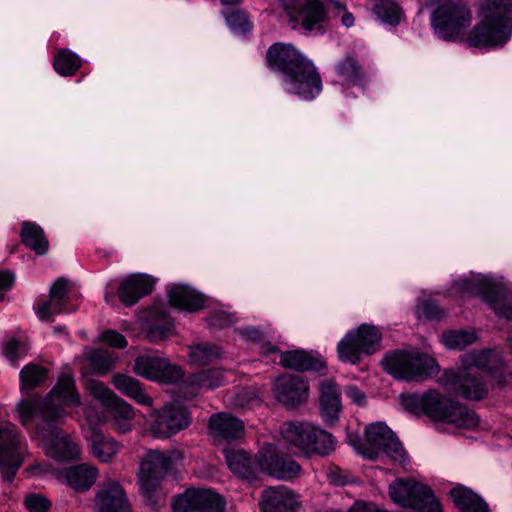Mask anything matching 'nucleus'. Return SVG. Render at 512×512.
Returning a JSON list of instances; mask_svg holds the SVG:
<instances>
[{
	"mask_svg": "<svg viewBox=\"0 0 512 512\" xmlns=\"http://www.w3.org/2000/svg\"><path fill=\"white\" fill-rule=\"evenodd\" d=\"M79 404L80 397L75 382L71 375L64 373L45 401L39 398L22 400L17 405V411L23 425H27L38 415L42 417V423L36 427V436L40 439L38 445L42 448H74L68 434L58 428L55 421L61 416L64 406Z\"/></svg>",
	"mask_w": 512,
	"mask_h": 512,
	"instance_id": "1",
	"label": "nucleus"
},
{
	"mask_svg": "<svg viewBox=\"0 0 512 512\" xmlns=\"http://www.w3.org/2000/svg\"><path fill=\"white\" fill-rule=\"evenodd\" d=\"M270 69L282 74L286 92L312 100L322 91V79L312 61L290 44L275 43L266 52Z\"/></svg>",
	"mask_w": 512,
	"mask_h": 512,
	"instance_id": "2",
	"label": "nucleus"
},
{
	"mask_svg": "<svg viewBox=\"0 0 512 512\" xmlns=\"http://www.w3.org/2000/svg\"><path fill=\"white\" fill-rule=\"evenodd\" d=\"M400 400L408 412L417 416H427L435 423L468 430L478 427L480 423V418L475 411L437 390L430 389L424 393L402 394Z\"/></svg>",
	"mask_w": 512,
	"mask_h": 512,
	"instance_id": "3",
	"label": "nucleus"
},
{
	"mask_svg": "<svg viewBox=\"0 0 512 512\" xmlns=\"http://www.w3.org/2000/svg\"><path fill=\"white\" fill-rule=\"evenodd\" d=\"M482 21L467 36L472 47H492L504 44L512 33V3L510 0H482Z\"/></svg>",
	"mask_w": 512,
	"mask_h": 512,
	"instance_id": "4",
	"label": "nucleus"
},
{
	"mask_svg": "<svg viewBox=\"0 0 512 512\" xmlns=\"http://www.w3.org/2000/svg\"><path fill=\"white\" fill-rule=\"evenodd\" d=\"M183 459L181 450H150L140 461L137 481L146 503L152 507L159 505L158 491L166 476L175 472Z\"/></svg>",
	"mask_w": 512,
	"mask_h": 512,
	"instance_id": "5",
	"label": "nucleus"
},
{
	"mask_svg": "<svg viewBox=\"0 0 512 512\" xmlns=\"http://www.w3.org/2000/svg\"><path fill=\"white\" fill-rule=\"evenodd\" d=\"M472 12L460 1L440 3L431 15V26L435 34L448 42L466 41L467 30L472 23Z\"/></svg>",
	"mask_w": 512,
	"mask_h": 512,
	"instance_id": "6",
	"label": "nucleus"
},
{
	"mask_svg": "<svg viewBox=\"0 0 512 512\" xmlns=\"http://www.w3.org/2000/svg\"><path fill=\"white\" fill-rule=\"evenodd\" d=\"M386 370L399 380H420L436 376L440 370L436 360L425 353L395 351L384 359Z\"/></svg>",
	"mask_w": 512,
	"mask_h": 512,
	"instance_id": "7",
	"label": "nucleus"
},
{
	"mask_svg": "<svg viewBox=\"0 0 512 512\" xmlns=\"http://www.w3.org/2000/svg\"><path fill=\"white\" fill-rule=\"evenodd\" d=\"M391 499L402 507L418 512H443L431 488L413 479H397L389 486Z\"/></svg>",
	"mask_w": 512,
	"mask_h": 512,
	"instance_id": "8",
	"label": "nucleus"
},
{
	"mask_svg": "<svg viewBox=\"0 0 512 512\" xmlns=\"http://www.w3.org/2000/svg\"><path fill=\"white\" fill-rule=\"evenodd\" d=\"M382 333L373 325L362 324L349 331L338 343V357L342 362L357 364L362 354H373L381 348Z\"/></svg>",
	"mask_w": 512,
	"mask_h": 512,
	"instance_id": "9",
	"label": "nucleus"
},
{
	"mask_svg": "<svg viewBox=\"0 0 512 512\" xmlns=\"http://www.w3.org/2000/svg\"><path fill=\"white\" fill-rule=\"evenodd\" d=\"M280 435L286 444L295 448H333L337 444L330 432L309 422H284Z\"/></svg>",
	"mask_w": 512,
	"mask_h": 512,
	"instance_id": "10",
	"label": "nucleus"
},
{
	"mask_svg": "<svg viewBox=\"0 0 512 512\" xmlns=\"http://www.w3.org/2000/svg\"><path fill=\"white\" fill-rule=\"evenodd\" d=\"M439 383L449 392L468 400H481L488 393L484 376L475 368H465L461 372L445 371Z\"/></svg>",
	"mask_w": 512,
	"mask_h": 512,
	"instance_id": "11",
	"label": "nucleus"
},
{
	"mask_svg": "<svg viewBox=\"0 0 512 512\" xmlns=\"http://www.w3.org/2000/svg\"><path fill=\"white\" fill-rule=\"evenodd\" d=\"M133 371L145 379L166 384L177 383L183 377V371L179 366L169 363L156 352L137 356Z\"/></svg>",
	"mask_w": 512,
	"mask_h": 512,
	"instance_id": "12",
	"label": "nucleus"
},
{
	"mask_svg": "<svg viewBox=\"0 0 512 512\" xmlns=\"http://www.w3.org/2000/svg\"><path fill=\"white\" fill-rule=\"evenodd\" d=\"M150 426L151 435L158 439H167L188 428L191 415L187 408L178 404L165 405L153 414Z\"/></svg>",
	"mask_w": 512,
	"mask_h": 512,
	"instance_id": "13",
	"label": "nucleus"
},
{
	"mask_svg": "<svg viewBox=\"0 0 512 512\" xmlns=\"http://www.w3.org/2000/svg\"><path fill=\"white\" fill-rule=\"evenodd\" d=\"M457 286L462 292L481 294L483 300L490 305L497 316L512 321V299L504 296L499 290L488 287L474 278L462 279Z\"/></svg>",
	"mask_w": 512,
	"mask_h": 512,
	"instance_id": "14",
	"label": "nucleus"
},
{
	"mask_svg": "<svg viewBox=\"0 0 512 512\" xmlns=\"http://www.w3.org/2000/svg\"><path fill=\"white\" fill-rule=\"evenodd\" d=\"M274 395L283 406L295 408L307 402L309 397L308 383L298 375H283L274 383Z\"/></svg>",
	"mask_w": 512,
	"mask_h": 512,
	"instance_id": "15",
	"label": "nucleus"
},
{
	"mask_svg": "<svg viewBox=\"0 0 512 512\" xmlns=\"http://www.w3.org/2000/svg\"><path fill=\"white\" fill-rule=\"evenodd\" d=\"M86 387L90 394L102 403L116 421L127 422L134 418L135 413L132 406L118 397L102 382L89 380L86 383Z\"/></svg>",
	"mask_w": 512,
	"mask_h": 512,
	"instance_id": "16",
	"label": "nucleus"
},
{
	"mask_svg": "<svg viewBox=\"0 0 512 512\" xmlns=\"http://www.w3.org/2000/svg\"><path fill=\"white\" fill-rule=\"evenodd\" d=\"M319 411L323 422L332 427L340 419L342 412L341 391L332 379L319 382Z\"/></svg>",
	"mask_w": 512,
	"mask_h": 512,
	"instance_id": "17",
	"label": "nucleus"
},
{
	"mask_svg": "<svg viewBox=\"0 0 512 512\" xmlns=\"http://www.w3.org/2000/svg\"><path fill=\"white\" fill-rule=\"evenodd\" d=\"M69 286L64 277L58 278L49 290V300L39 302L34 311L41 321L53 322L54 316L66 312Z\"/></svg>",
	"mask_w": 512,
	"mask_h": 512,
	"instance_id": "18",
	"label": "nucleus"
},
{
	"mask_svg": "<svg viewBox=\"0 0 512 512\" xmlns=\"http://www.w3.org/2000/svg\"><path fill=\"white\" fill-rule=\"evenodd\" d=\"M154 284V278L147 274H130L121 280L117 288L118 298L126 307L133 306L152 292Z\"/></svg>",
	"mask_w": 512,
	"mask_h": 512,
	"instance_id": "19",
	"label": "nucleus"
},
{
	"mask_svg": "<svg viewBox=\"0 0 512 512\" xmlns=\"http://www.w3.org/2000/svg\"><path fill=\"white\" fill-rule=\"evenodd\" d=\"M98 512H130V504L123 487L114 480L102 484L95 497Z\"/></svg>",
	"mask_w": 512,
	"mask_h": 512,
	"instance_id": "20",
	"label": "nucleus"
},
{
	"mask_svg": "<svg viewBox=\"0 0 512 512\" xmlns=\"http://www.w3.org/2000/svg\"><path fill=\"white\" fill-rule=\"evenodd\" d=\"M289 16L291 21L300 22L305 30H313L324 21L325 10L320 0H293Z\"/></svg>",
	"mask_w": 512,
	"mask_h": 512,
	"instance_id": "21",
	"label": "nucleus"
},
{
	"mask_svg": "<svg viewBox=\"0 0 512 512\" xmlns=\"http://www.w3.org/2000/svg\"><path fill=\"white\" fill-rule=\"evenodd\" d=\"M230 471L244 479L254 478L262 471V450L252 456L247 450H224Z\"/></svg>",
	"mask_w": 512,
	"mask_h": 512,
	"instance_id": "22",
	"label": "nucleus"
},
{
	"mask_svg": "<svg viewBox=\"0 0 512 512\" xmlns=\"http://www.w3.org/2000/svg\"><path fill=\"white\" fill-rule=\"evenodd\" d=\"M209 432L213 437L229 443L241 440L245 435L243 421L226 412L214 413L209 418Z\"/></svg>",
	"mask_w": 512,
	"mask_h": 512,
	"instance_id": "23",
	"label": "nucleus"
},
{
	"mask_svg": "<svg viewBox=\"0 0 512 512\" xmlns=\"http://www.w3.org/2000/svg\"><path fill=\"white\" fill-rule=\"evenodd\" d=\"M224 383V374L221 369H207L194 373L180 384V394L185 400L198 395L200 389H214Z\"/></svg>",
	"mask_w": 512,
	"mask_h": 512,
	"instance_id": "24",
	"label": "nucleus"
},
{
	"mask_svg": "<svg viewBox=\"0 0 512 512\" xmlns=\"http://www.w3.org/2000/svg\"><path fill=\"white\" fill-rule=\"evenodd\" d=\"M262 471L278 479L289 480L300 472V465L279 450H262Z\"/></svg>",
	"mask_w": 512,
	"mask_h": 512,
	"instance_id": "25",
	"label": "nucleus"
},
{
	"mask_svg": "<svg viewBox=\"0 0 512 512\" xmlns=\"http://www.w3.org/2000/svg\"><path fill=\"white\" fill-rule=\"evenodd\" d=\"M297 506L294 493L287 487H270L261 494L262 512H296Z\"/></svg>",
	"mask_w": 512,
	"mask_h": 512,
	"instance_id": "26",
	"label": "nucleus"
},
{
	"mask_svg": "<svg viewBox=\"0 0 512 512\" xmlns=\"http://www.w3.org/2000/svg\"><path fill=\"white\" fill-rule=\"evenodd\" d=\"M335 72L344 86L364 87L368 83L364 67L353 54H346L341 58L335 65Z\"/></svg>",
	"mask_w": 512,
	"mask_h": 512,
	"instance_id": "27",
	"label": "nucleus"
},
{
	"mask_svg": "<svg viewBox=\"0 0 512 512\" xmlns=\"http://www.w3.org/2000/svg\"><path fill=\"white\" fill-rule=\"evenodd\" d=\"M280 364L284 368L297 371L320 372L326 368V364L322 359L304 350L282 352Z\"/></svg>",
	"mask_w": 512,
	"mask_h": 512,
	"instance_id": "28",
	"label": "nucleus"
},
{
	"mask_svg": "<svg viewBox=\"0 0 512 512\" xmlns=\"http://www.w3.org/2000/svg\"><path fill=\"white\" fill-rule=\"evenodd\" d=\"M168 297L172 306L188 312H196L204 307L203 296L186 285L172 286Z\"/></svg>",
	"mask_w": 512,
	"mask_h": 512,
	"instance_id": "29",
	"label": "nucleus"
},
{
	"mask_svg": "<svg viewBox=\"0 0 512 512\" xmlns=\"http://www.w3.org/2000/svg\"><path fill=\"white\" fill-rule=\"evenodd\" d=\"M66 483L78 492L89 490L95 483L98 470L88 464L73 465L63 471Z\"/></svg>",
	"mask_w": 512,
	"mask_h": 512,
	"instance_id": "30",
	"label": "nucleus"
},
{
	"mask_svg": "<svg viewBox=\"0 0 512 512\" xmlns=\"http://www.w3.org/2000/svg\"><path fill=\"white\" fill-rule=\"evenodd\" d=\"M364 435L371 448H400L402 446L397 435L383 422L367 425Z\"/></svg>",
	"mask_w": 512,
	"mask_h": 512,
	"instance_id": "31",
	"label": "nucleus"
},
{
	"mask_svg": "<svg viewBox=\"0 0 512 512\" xmlns=\"http://www.w3.org/2000/svg\"><path fill=\"white\" fill-rule=\"evenodd\" d=\"M112 382L116 389L138 404L152 406L153 399L145 392L142 384L137 379L124 374H116L113 376Z\"/></svg>",
	"mask_w": 512,
	"mask_h": 512,
	"instance_id": "32",
	"label": "nucleus"
},
{
	"mask_svg": "<svg viewBox=\"0 0 512 512\" xmlns=\"http://www.w3.org/2000/svg\"><path fill=\"white\" fill-rule=\"evenodd\" d=\"M450 496L461 512H489L488 504L465 486L454 487L450 491Z\"/></svg>",
	"mask_w": 512,
	"mask_h": 512,
	"instance_id": "33",
	"label": "nucleus"
},
{
	"mask_svg": "<svg viewBox=\"0 0 512 512\" xmlns=\"http://www.w3.org/2000/svg\"><path fill=\"white\" fill-rule=\"evenodd\" d=\"M173 333V322L162 309H155L149 313L147 337L150 342L158 343Z\"/></svg>",
	"mask_w": 512,
	"mask_h": 512,
	"instance_id": "34",
	"label": "nucleus"
},
{
	"mask_svg": "<svg viewBox=\"0 0 512 512\" xmlns=\"http://www.w3.org/2000/svg\"><path fill=\"white\" fill-rule=\"evenodd\" d=\"M20 236L22 242L36 254L44 255L48 251L49 242L45 237L43 229L39 225L24 222Z\"/></svg>",
	"mask_w": 512,
	"mask_h": 512,
	"instance_id": "35",
	"label": "nucleus"
},
{
	"mask_svg": "<svg viewBox=\"0 0 512 512\" xmlns=\"http://www.w3.org/2000/svg\"><path fill=\"white\" fill-rule=\"evenodd\" d=\"M47 378L46 368L30 363L20 371L21 390L25 393L30 392L36 387L41 386Z\"/></svg>",
	"mask_w": 512,
	"mask_h": 512,
	"instance_id": "36",
	"label": "nucleus"
},
{
	"mask_svg": "<svg viewBox=\"0 0 512 512\" xmlns=\"http://www.w3.org/2000/svg\"><path fill=\"white\" fill-rule=\"evenodd\" d=\"M221 355V349L217 345L201 343L190 347L189 360L196 366H205L218 359Z\"/></svg>",
	"mask_w": 512,
	"mask_h": 512,
	"instance_id": "37",
	"label": "nucleus"
},
{
	"mask_svg": "<svg viewBox=\"0 0 512 512\" xmlns=\"http://www.w3.org/2000/svg\"><path fill=\"white\" fill-rule=\"evenodd\" d=\"M55 71L62 76H71L81 67L77 54L68 49L60 50L53 61Z\"/></svg>",
	"mask_w": 512,
	"mask_h": 512,
	"instance_id": "38",
	"label": "nucleus"
},
{
	"mask_svg": "<svg viewBox=\"0 0 512 512\" xmlns=\"http://www.w3.org/2000/svg\"><path fill=\"white\" fill-rule=\"evenodd\" d=\"M23 462L19 450H0V469L6 481H12Z\"/></svg>",
	"mask_w": 512,
	"mask_h": 512,
	"instance_id": "39",
	"label": "nucleus"
},
{
	"mask_svg": "<svg viewBox=\"0 0 512 512\" xmlns=\"http://www.w3.org/2000/svg\"><path fill=\"white\" fill-rule=\"evenodd\" d=\"M374 13L383 23L395 26L400 22L401 9L394 0H378Z\"/></svg>",
	"mask_w": 512,
	"mask_h": 512,
	"instance_id": "40",
	"label": "nucleus"
},
{
	"mask_svg": "<svg viewBox=\"0 0 512 512\" xmlns=\"http://www.w3.org/2000/svg\"><path fill=\"white\" fill-rule=\"evenodd\" d=\"M225 500L211 489H199L198 511L200 512H224Z\"/></svg>",
	"mask_w": 512,
	"mask_h": 512,
	"instance_id": "41",
	"label": "nucleus"
},
{
	"mask_svg": "<svg viewBox=\"0 0 512 512\" xmlns=\"http://www.w3.org/2000/svg\"><path fill=\"white\" fill-rule=\"evenodd\" d=\"M442 343L450 349L462 350L476 341L473 331L452 330L442 334Z\"/></svg>",
	"mask_w": 512,
	"mask_h": 512,
	"instance_id": "42",
	"label": "nucleus"
},
{
	"mask_svg": "<svg viewBox=\"0 0 512 512\" xmlns=\"http://www.w3.org/2000/svg\"><path fill=\"white\" fill-rule=\"evenodd\" d=\"M22 440L23 437L14 424L0 423V448H18L22 446Z\"/></svg>",
	"mask_w": 512,
	"mask_h": 512,
	"instance_id": "43",
	"label": "nucleus"
},
{
	"mask_svg": "<svg viewBox=\"0 0 512 512\" xmlns=\"http://www.w3.org/2000/svg\"><path fill=\"white\" fill-rule=\"evenodd\" d=\"M224 17L227 25L235 33L246 34L252 28L247 15L242 11L231 9L224 13Z\"/></svg>",
	"mask_w": 512,
	"mask_h": 512,
	"instance_id": "44",
	"label": "nucleus"
},
{
	"mask_svg": "<svg viewBox=\"0 0 512 512\" xmlns=\"http://www.w3.org/2000/svg\"><path fill=\"white\" fill-rule=\"evenodd\" d=\"M88 359L93 369L101 374L110 371L114 365V359L107 349H94L89 353Z\"/></svg>",
	"mask_w": 512,
	"mask_h": 512,
	"instance_id": "45",
	"label": "nucleus"
},
{
	"mask_svg": "<svg viewBox=\"0 0 512 512\" xmlns=\"http://www.w3.org/2000/svg\"><path fill=\"white\" fill-rule=\"evenodd\" d=\"M199 489H188L173 501V512H193L198 510Z\"/></svg>",
	"mask_w": 512,
	"mask_h": 512,
	"instance_id": "46",
	"label": "nucleus"
},
{
	"mask_svg": "<svg viewBox=\"0 0 512 512\" xmlns=\"http://www.w3.org/2000/svg\"><path fill=\"white\" fill-rule=\"evenodd\" d=\"M490 352L479 351L471 353L465 360L466 368H475L480 373L489 369Z\"/></svg>",
	"mask_w": 512,
	"mask_h": 512,
	"instance_id": "47",
	"label": "nucleus"
},
{
	"mask_svg": "<svg viewBox=\"0 0 512 512\" xmlns=\"http://www.w3.org/2000/svg\"><path fill=\"white\" fill-rule=\"evenodd\" d=\"M25 506L29 512H48L51 503L44 496L32 494L25 498Z\"/></svg>",
	"mask_w": 512,
	"mask_h": 512,
	"instance_id": "48",
	"label": "nucleus"
},
{
	"mask_svg": "<svg viewBox=\"0 0 512 512\" xmlns=\"http://www.w3.org/2000/svg\"><path fill=\"white\" fill-rule=\"evenodd\" d=\"M47 456L59 463H71L80 458V450H47Z\"/></svg>",
	"mask_w": 512,
	"mask_h": 512,
	"instance_id": "49",
	"label": "nucleus"
},
{
	"mask_svg": "<svg viewBox=\"0 0 512 512\" xmlns=\"http://www.w3.org/2000/svg\"><path fill=\"white\" fill-rule=\"evenodd\" d=\"M101 340L115 348L123 349L127 346L125 337L117 331L107 330L101 335Z\"/></svg>",
	"mask_w": 512,
	"mask_h": 512,
	"instance_id": "50",
	"label": "nucleus"
},
{
	"mask_svg": "<svg viewBox=\"0 0 512 512\" xmlns=\"http://www.w3.org/2000/svg\"><path fill=\"white\" fill-rule=\"evenodd\" d=\"M421 313L429 320H438L442 317L439 306L432 301H424L420 306Z\"/></svg>",
	"mask_w": 512,
	"mask_h": 512,
	"instance_id": "51",
	"label": "nucleus"
},
{
	"mask_svg": "<svg viewBox=\"0 0 512 512\" xmlns=\"http://www.w3.org/2000/svg\"><path fill=\"white\" fill-rule=\"evenodd\" d=\"M21 348V343L17 339H10L7 342L4 343L3 350L4 354L7 357V359L12 362L16 363L17 359L19 357L18 353Z\"/></svg>",
	"mask_w": 512,
	"mask_h": 512,
	"instance_id": "52",
	"label": "nucleus"
},
{
	"mask_svg": "<svg viewBox=\"0 0 512 512\" xmlns=\"http://www.w3.org/2000/svg\"><path fill=\"white\" fill-rule=\"evenodd\" d=\"M90 438H91V448H93V449L104 448L106 446H108V448H114V446H115L114 442H110V440L107 439L105 437V435L97 429L91 430Z\"/></svg>",
	"mask_w": 512,
	"mask_h": 512,
	"instance_id": "53",
	"label": "nucleus"
},
{
	"mask_svg": "<svg viewBox=\"0 0 512 512\" xmlns=\"http://www.w3.org/2000/svg\"><path fill=\"white\" fill-rule=\"evenodd\" d=\"M346 396L351 399L354 404L362 406L366 403L365 394L355 385H349L345 389Z\"/></svg>",
	"mask_w": 512,
	"mask_h": 512,
	"instance_id": "54",
	"label": "nucleus"
},
{
	"mask_svg": "<svg viewBox=\"0 0 512 512\" xmlns=\"http://www.w3.org/2000/svg\"><path fill=\"white\" fill-rule=\"evenodd\" d=\"M328 479L331 484L336 486H343L349 482V477L338 467L330 469Z\"/></svg>",
	"mask_w": 512,
	"mask_h": 512,
	"instance_id": "55",
	"label": "nucleus"
},
{
	"mask_svg": "<svg viewBox=\"0 0 512 512\" xmlns=\"http://www.w3.org/2000/svg\"><path fill=\"white\" fill-rule=\"evenodd\" d=\"M14 276L9 272H0V301L4 299L5 293L12 287Z\"/></svg>",
	"mask_w": 512,
	"mask_h": 512,
	"instance_id": "56",
	"label": "nucleus"
},
{
	"mask_svg": "<svg viewBox=\"0 0 512 512\" xmlns=\"http://www.w3.org/2000/svg\"><path fill=\"white\" fill-rule=\"evenodd\" d=\"M357 454L362 457L364 460H370L374 461L377 460L381 450H356ZM382 452H386L389 456H391L390 453H398V452H405V450H382Z\"/></svg>",
	"mask_w": 512,
	"mask_h": 512,
	"instance_id": "57",
	"label": "nucleus"
},
{
	"mask_svg": "<svg viewBox=\"0 0 512 512\" xmlns=\"http://www.w3.org/2000/svg\"><path fill=\"white\" fill-rule=\"evenodd\" d=\"M378 507L372 503L357 502L355 503L348 512H377Z\"/></svg>",
	"mask_w": 512,
	"mask_h": 512,
	"instance_id": "58",
	"label": "nucleus"
},
{
	"mask_svg": "<svg viewBox=\"0 0 512 512\" xmlns=\"http://www.w3.org/2000/svg\"><path fill=\"white\" fill-rule=\"evenodd\" d=\"M93 455L103 463L110 462L116 455L115 450H92Z\"/></svg>",
	"mask_w": 512,
	"mask_h": 512,
	"instance_id": "59",
	"label": "nucleus"
},
{
	"mask_svg": "<svg viewBox=\"0 0 512 512\" xmlns=\"http://www.w3.org/2000/svg\"><path fill=\"white\" fill-rule=\"evenodd\" d=\"M242 334L252 340H259L262 336L261 332L255 328L246 329L242 332Z\"/></svg>",
	"mask_w": 512,
	"mask_h": 512,
	"instance_id": "60",
	"label": "nucleus"
},
{
	"mask_svg": "<svg viewBox=\"0 0 512 512\" xmlns=\"http://www.w3.org/2000/svg\"><path fill=\"white\" fill-rule=\"evenodd\" d=\"M105 301L108 304H113L115 301L114 287L110 283L106 287Z\"/></svg>",
	"mask_w": 512,
	"mask_h": 512,
	"instance_id": "61",
	"label": "nucleus"
},
{
	"mask_svg": "<svg viewBox=\"0 0 512 512\" xmlns=\"http://www.w3.org/2000/svg\"><path fill=\"white\" fill-rule=\"evenodd\" d=\"M341 21L344 26L351 27L354 24V17L351 13H345Z\"/></svg>",
	"mask_w": 512,
	"mask_h": 512,
	"instance_id": "62",
	"label": "nucleus"
},
{
	"mask_svg": "<svg viewBox=\"0 0 512 512\" xmlns=\"http://www.w3.org/2000/svg\"><path fill=\"white\" fill-rule=\"evenodd\" d=\"M222 320H225L224 316L222 314H215L212 317H210V324L213 326H222Z\"/></svg>",
	"mask_w": 512,
	"mask_h": 512,
	"instance_id": "63",
	"label": "nucleus"
},
{
	"mask_svg": "<svg viewBox=\"0 0 512 512\" xmlns=\"http://www.w3.org/2000/svg\"><path fill=\"white\" fill-rule=\"evenodd\" d=\"M306 456L311 457L313 453L320 455L321 457H327L330 455L331 450H306Z\"/></svg>",
	"mask_w": 512,
	"mask_h": 512,
	"instance_id": "64",
	"label": "nucleus"
}]
</instances>
